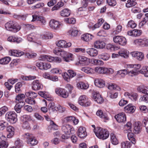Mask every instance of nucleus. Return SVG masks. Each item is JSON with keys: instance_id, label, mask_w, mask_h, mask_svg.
Wrapping results in <instances>:
<instances>
[{"instance_id": "obj_1", "label": "nucleus", "mask_w": 148, "mask_h": 148, "mask_svg": "<svg viewBox=\"0 0 148 148\" xmlns=\"http://www.w3.org/2000/svg\"><path fill=\"white\" fill-rule=\"evenodd\" d=\"M6 29L9 31L16 33L19 31L21 29V26L14 21H10L5 24Z\"/></svg>"}, {"instance_id": "obj_2", "label": "nucleus", "mask_w": 148, "mask_h": 148, "mask_svg": "<svg viewBox=\"0 0 148 148\" xmlns=\"http://www.w3.org/2000/svg\"><path fill=\"white\" fill-rule=\"evenodd\" d=\"M95 133L97 137L103 140L106 139L109 135V133L107 130L103 129L101 128H99Z\"/></svg>"}, {"instance_id": "obj_3", "label": "nucleus", "mask_w": 148, "mask_h": 148, "mask_svg": "<svg viewBox=\"0 0 148 148\" xmlns=\"http://www.w3.org/2000/svg\"><path fill=\"white\" fill-rule=\"evenodd\" d=\"M40 58V60H46L49 62H54L57 63H60L62 61L61 59L58 57H53L46 55L41 56Z\"/></svg>"}, {"instance_id": "obj_4", "label": "nucleus", "mask_w": 148, "mask_h": 148, "mask_svg": "<svg viewBox=\"0 0 148 148\" xmlns=\"http://www.w3.org/2000/svg\"><path fill=\"white\" fill-rule=\"evenodd\" d=\"M5 118L7 120L12 123H16L17 120V115L14 112H8L6 114Z\"/></svg>"}, {"instance_id": "obj_5", "label": "nucleus", "mask_w": 148, "mask_h": 148, "mask_svg": "<svg viewBox=\"0 0 148 148\" xmlns=\"http://www.w3.org/2000/svg\"><path fill=\"white\" fill-rule=\"evenodd\" d=\"M25 138L27 139V140L28 144H30L32 145H36L38 142L35 138L31 134L28 133H25L23 135Z\"/></svg>"}, {"instance_id": "obj_6", "label": "nucleus", "mask_w": 148, "mask_h": 148, "mask_svg": "<svg viewBox=\"0 0 148 148\" xmlns=\"http://www.w3.org/2000/svg\"><path fill=\"white\" fill-rule=\"evenodd\" d=\"M62 131L67 135H70L74 133V128L69 125H63L62 127Z\"/></svg>"}, {"instance_id": "obj_7", "label": "nucleus", "mask_w": 148, "mask_h": 148, "mask_svg": "<svg viewBox=\"0 0 148 148\" xmlns=\"http://www.w3.org/2000/svg\"><path fill=\"white\" fill-rule=\"evenodd\" d=\"M68 73H64L62 74L64 79L67 82H69L70 78H73L76 75V73L72 70H69Z\"/></svg>"}, {"instance_id": "obj_8", "label": "nucleus", "mask_w": 148, "mask_h": 148, "mask_svg": "<svg viewBox=\"0 0 148 148\" xmlns=\"http://www.w3.org/2000/svg\"><path fill=\"white\" fill-rule=\"evenodd\" d=\"M55 92L59 96L64 98H67L69 96L68 92L64 89L57 88L55 90Z\"/></svg>"}, {"instance_id": "obj_9", "label": "nucleus", "mask_w": 148, "mask_h": 148, "mask_svg": "<svg viewBox=\"0 0 148 148\" xmlns=\"http://www.w3.org/2000/svg\"><path fill=\"white\" fill-rule=\"evenodd\" d=\"M113 40L116 43H118L120 45L124 46L126 44L125 38L122 36H116L113 38Z\"/></svg>"}, {"instance_id": "obj_10", "label": "nucleus", "mask_w": 148, "mask_h": 148, "mask_svg": "<svg viewBox=\"0 0 148 148\" xmlns=\"http://www.w3.org/2000/svg\"><path fill=\"white\" fill-rule=\"evenodd\" d=\"M62 24L58 21L54 20H51L49 22L50 27L53 29H58L62 26Z\"/></svg>"}, {"instance_id": "obj_11", "label": "nucleus", "mask_w": 148, "mask_h": 148, "mask_svg": "<svg viewBox=\"0 0 148 148\" xmlns=\"http://www.w3.org/2000/svg\"><path fill=\"white\" fill-rule=\"evenodd\" d=\"M53 51L54 53L57 55L61 56L63 59L68 53L60 48H56Z\"/></svg>"}, {"instance_id": "obj_12", "label": "nucleus", "mask_w": 148, "mask_h": 148, "mask_svg": "<svg viewBox=\"0 0 148 148\" xmlns=\"http://www.w3.org/2000/svg\"><path fill=\"white\" fill-rule=\"evenodd\" d=\"M115 118L119 122H123L126 121V116L124 113H120L115 116Z\"/></svg>"}, {"instance_id": "obj_13", "label": "nucleus", "mask_w": 148, "mask_h": 148, "mask_svg": "<svg viewBox=\"0 0 148 148\" xmlns=\"http://www.w3.org/2000/svg\"><path fill=\"white\" fill-rule=\"evenodd\" d=\"M42 88V85L38 80H34L32 83V88L34 90H38Z\"/></svg>"}, {"instance_id": "obj_14", "label": "nucleus", "mask_w": 148, "mask_h": 148, "mask_svg": "<svg viewBox=\"0 0 148 148\" xmlns=\"http://www.w3.org/2000/svg\"><path fill=\"white\" fill-rule=\"evenodd\" d=\"M131 53L133 57L140 61L142 60L144 58V54L141 52L134 51L131 52Z\"/></svg>"}, {"instance_id": "obj_15", "label": "nucleus", "mask_w": 148, "mask_h": 148, "mask_svg": "<svg viewBox=\"0 0 148 148\" xmlns=\"http://www.w3.org/2000/svg\"><path fill=\"white\" fill-rule=\"evenodd\" d=\"M8 40L10 42L19 43L21 42L23 40L21 38H18L15 36H11L8 38Z\"/></svg>"}, {"instance_id": "obj_16", "label": "nucleus", "mask_w": 148, "mask_h": 148, "mask_svg": "<svg viewBox=\"0 0 148 148\" xmlns=\"http://www.w3.org/2000/svg\"><path fill=\"white\" fill-rule=\"evenodd\" d=\"M77 134L81 138H84L87 136V134L85 128L83 127H80L78 130Z\"/></svg>"}, {"instance_id": "obj_17", "label": "nucleus", "mask_w": 148, "mask_h": 148, "mask_svg": "<svg viewBox=\"0 0 148 148\" xmlns=\"http://www.w3.org/2000/svg\"><path fill=\"white\" fill-rule=\"evenodd\" d=\"M33 19L32 21H34L36 20L39 21L42 25H45L46 23V21L44 17L40 16L38 15L34 14L32 16Z\"/></svg>"}, {"instance_id": "obj_18", "label": "nucleus", "mask_w": 148, "mask_h": 148, "mask_svg": "<svg viewBox=\"0 0 148 148\" xmlns=\"http://www.w3.org/2000/svg\"><path fill=\"white\" fill-rule=\"evenodd\" d=\"M94 46H112V45L111 43L107 44L101 40H96L94 43Z\"/></svg>"}, {"instance_id": "obj_19", "label": "nucleus", "mask_w": 148, "mask_h": 148, "mask_svg": "<svg viewBox=\"0 0 148 148\" xmlns=\"http://www.w3.org/2000/svg\"><path fill=\"white\" fill-rule=\"evenodd\" d=\"M93 98L94 100L98 103H101L103 102V99L101 95L97 92H95L93 94Z\"/></svg>"}, {"instance_id": "obj_20", "label": "nucleus", "mask_w": 148, "mask_h": 148, "mask_svg": "<svg viewBox=\"0 0 148 148\" xmlns=\"http://www.w3.org/2000/svg\"><path fill=\"white\" fill-rule=\"evenodd\" d=\"M35 39V36L34 35V34H31L27 36V40L30 42L33 41L34 43V45L39 46L41 45V43L39 41L37 42H34V41Z\"/></svg>"}, {"instance_id": "obj_21", "label": "nucleus", "mask_w": 148, "mask_h": 148, "mask_svg": "<svg viewBox=\"0 0 148 148\" xmlns=\"http://www.w3.org/2000/svg\"><path fill=\"white\" fill-rule=\"evenodd\" d=\"M141 124L139 121L136 122L134 125V130L133 132L135 134H138L141 131Z\"/></svg>"}, {"instance_id": "obj_22", "label": "nucleus", "mask_w": 148, "mask_h": 148, "mask_svg": "<svg viewBox=\"0 0 148 148\" xmlns=\"http://www.w3.org/2000/svg\"><path fill=\"white\" fill-rule=\"evenodd\" d=\"M97 49H104V51L113 52L119 49V47H95Z\"/></svg>"}, {"instance_id": "obj_23", "label": "nucleus", "mask_w": 148, "mask_h": 148, "mask_svg": "<svg viewBox=\"0 0 148 148\" xmlns=\"http://www.w3.org/2000/svg\"><path fill=\"white\" fill-rule=\"evenodd\" d=\"M56 44L57 46H71V44L70 42H67L65 40H60L56 42Z\"/></svg>"}, {"instance_id": "obj_24", "label": "nucleus", "mask_w": 148, "mask_h": 148, "mask_svg": "<svg viewBox=\"0 0 148 148\" xmlns=\"http://www.w3.org/2000/svg\"><path fill=\"white\" fill-rule=\"evenodd\" d=\"M79 64H82V65H86L89 63L88 58L84 56H81L79 58Z\"/></svg>"}, {"instance_id": "obj_25", "label": "nucleus", "mask_w": 148, "mask_h": 148, "mask_svg": "<svg viewBox=\"0 0 148 148\" xmlns=\"http://www.w3.org/2000/svg\"><path fill=\"white\" fill-rule=\"evenodd\" d=\"M135 108L134 106H132L131 104H129L124 108V110L126 112L132 113L134 112Z\"/></svg>"}, {"instance_id": "obj_26", "label": "nucleus", "mask_w": 148, "mask_h": 148, "mask_svg": "<svg viewBox=\"0 0 148 148\" xmlns=\"http://www.w3.org/2000/svg\"><path fill=\"white\" fill-rule=\"evenodd\" d=\"M96 114L100 118L105 120H108L109 119V118L108 117L107 114L103 112L101 110H98L96 113Z\"/></svg>"}, {"instance_id": "obj_27", "label": "nucleus", "mask_w": 148, "mask_h": 148, "mask_svg": "<svg viewBox=\"0 0 148 148\" xmlns=\"http://www.w3.org/2000/svg\"><path fill=\"white\" fill-rule=\"evenodd\" d=\"M93 37V36L91 34L86 33L82 36L81 39L83 41L87 42L90 41Z\"/></svg>"}, {"instance_id": "obj_28", "label": "nucleus", "mask_w": 148, "mask_h": 148, "mask_svg": "<svg viewBox=\"0 0 148 148\" xmlns=\"http://www.w3.org/2000/svg\"><path fill=\"white\" fill-rule=\"evenodd\" d=\"M95 85L99 88H102L105 86V82L102 79H96L95 82Z\"/></svg>"}, {"instance_id": "obj_29", "label": "nucleus", "mask_w": 148, "mask_h": 148, "mask_svg": "<svg viewBox=\"0 0 148 148\" xmlns=\"http://www.w3.org/2000/svg\"><path fill=\"white\" fill-rule=\"evenodd\" d=\"M96 0H82L81 4L82 6V7L79 8L78 11H81L83 8H85L87 6L89 1L91 3L94 2Z\"/></svg>"}, {"instance_id": "obj_30", "label": "nucleus", "mask_w": 148, "mask_h": 148, "mask_svg": "<svg viewBox=\"0 0 148 148\" xmlns=\"http://www.w3.org/2000/svg\"><path fill=\"white\" fill-rule=\"evenodd\" d=\"M77 86L78 88L84 90L86 89L89 87L88 84L82 82H78L77 83Z\"/></svg>"}, {"instance_id": "obj_31", "label": "nucleus", "mask_w": 148, "mask_h": 148, "mask_svg": "<svg viewBox=\"0 0 148 148\" xmlns=\"http://www.w3.org/2000/svg\"><path fill=\"white\" fill-rule=\"evenodd\" d=\"M10 55L11 56H14L16 57H20L23 55L24 53L22 51L20 52V51L15 50H11L9 51Z\"/></svg>"}, {"instance_id": "obj_32", "label": "nucleus", "mask_w": 148, "mask_h": 148, "mask_svg": "<svg viewBox=\"0 0 148 148\" xmlns=\"http://www.w3.org/2000/svg\"><path fill=\"white\" fill-rule=\"evenodd\" d=\"M124 95L126 97H128L132 100L136 101L137 99L138 95L136 93H129L128 92H125L124 93Z\"/></svg>"}, {"instance_id": "obj_33", "label": "nucleus", "mask_w": 148, "mask_h": 148, "mask_svg": "<svg viewBox=\"0 0 148 148\" xmlns=\"http://www.w3.org/2000/svg\"><path fill=\"white\" fill-rule=\"evenodd\" d=\"M6 130L10 133L8 134L7 137L8 138H10L14 134V128L12 126H9L7 127Z\"/></svg>"}, {"instance_id": "obj_34", "label": "nucleus", "mask_w": 148, "mask_h": 148, "mask_svg": "<svg viewBox=\"0 0 148 148\" xmlns=\"http://www.w3.org/2000/svg\"><path fill=\"white\" fill-rule=\"evenodd\" d=\"M137 89L139 92L148 95V87L140 85L138 87Z\"/></svg>"}, {"instance_id": "obj_35", "label": "nucleus", "mask_w": 148, "mask_h": 148, "mask_svg": "<svg viewBox=\"0 0 148 148\" xmlns=\"http://www.w3.org/2000/svg\"><path fill=\"white\" fill-rule=\"evenodd\" d=\"M87 53L91 56H95L98 54V51L94 48H90L87 49Z\"/></svg>"}, {"instance_id": "obj_36", "label": "nucleus", "mask_w": 148, "mask_h": 148, "mask_svg": "<svg viewBox=\"0 0 148 148\" xmlns=\"http://www.w3.org/2000/svg\"><path fill=\"white\" fill-rule=\"evenodd\" d=\"M129 132L128 131V138L132 143L133 144H135L136 143V140L134 137V134L133 133Z\"/></svg>"}, {"instance_id": "obj_37", "label": "nucleus", "mask_w": 148, "mask_h": 148, "mask_svg": "<svg viewBox=\"0 0 148 148\" xmlns=\"http://www.w3.org/2000/svg\"><path fill=\"white\" fill-rule=\"evenodd\" d=\"M73 55L71 53H68L66 55L63 59V60L66 62H69L73 60Z\"/></svg>"}, {"instance_id": "obj_38", "label": "nucleus", "mask_w": 148, "mask_h": 148, "mask_svg": "<svg viewBox=\"0 0 148 148\" xmlns=\"http://www.w3.org/2000/svg\"><path fill=\"white\" fill-rule=\"evenodd\" d=\"M57 107V105L55 106V103L53 102H51L48 106V109L49 111L50 112H54L56 111V108Z\"/></svg>"}, {"instance_id": "obj_39", "label": "nucleus", "mask_w": 148, "mask_h": 148, "mask_svg": "<svg viewBox=\"0 0 148 148\" xmlns=\"http://www.w3.org/2000/svg\"><path fill=\"white\" fill-rule=\"evenodd\" d=\"M108 88V89L111 90H116L119 91L121 90V88L119 86L114 83H111L109 84Z\"/></svg>"}, {"instance_id": "obj_40", "label": "nucleus", "mask_w": 148, "mask_h": 148, "mask_svg": "<svg viewBox=\"0 0 148 148\" xmlns=\"http://www.w3.org/2000/svg\"><path fill=\"white\" fill-rule=\"evenodd\" d=\"M127 74V70L126 69L120 70L117 71L116 74V75H120L123 78Z\"/></svg>"}, {"instance_id": "obj_41", "label": "nucleus", "mask_w": 148, "mask_h": 148, "mask_svg": "<svg viewBox=\"0 0 148 148\" xmlns=\"http://www.w3.org/2000/svg\"><path fill=\"white\" fill-rule=\"evenodd\" d=\"M87 99L86 96H81L79 98L78 103L81 106L84 105V104L86 102Z\"/></svg>"}, {"instance_id": "obj_42", "label": "nucleus", "mask_w": 148, "mask_h": 148, "mask_svg": "<svg viewBox=\"0 0 148 148\" xmlns=\"http://www.w3.org/2000/svg\"><path fill=\"white\" fill-rule=\"evenodd\" d=\"M118 53L119 56L125 58H127L129 57V52L126 50H121L118 52Z\"/></svg>"}, {"instance_id": "obj_43", "label": "nucleus", "mask_w": 148, "mask_h": 148, "mask_svg": "<svg viewBox=\"0 0 148 148\" xmlns=\"http://www.w3.org/2000/svg\"><path fill=\"white\" fill-rule=\"evenodd\" d=\"M111 140L112 144L116 145L119 143V141L115 135L114 133L110 134Z\"/></svg>"}, {"instance_id": "obj_44", "label": "nucleus", "mask_w": 148, "mask_h": 148, "mask_svg": "<svg viewBox=\"0 0 148 148\" xmlns=\"http://www.w3.org/2000/svg\"><path fill=\"white\" fill-rule=\"evenodd\" d=\"M136 4V0H128L126 3V6L127 8H130L135 5Z\"/></svg>"}, {"instance_id": "obj_45", "label": "nucleus", "mask_w": 148, "mask_h": 148, "mask_svg": "<svg viewBox=\"0 0 148 148\" xmlns=\"http://www.w3.org/2000/svg\"><path fill=\"white\" fill-rule=\"evenodd\" d=\"M70 11L68 9H64L60 12L61 15L63 17H67L70 14Z\"/></svg>"}, {"instance_id": "obj_46", "label": "nucleus", "mask_w": 148, "mask_h": 148, "mask_svg": "<svg viewBox=\"0 0 148 148\" xmlns=\"http://www.w3.org/2000/svg\"><path fill=\"white\" fill-rule=\"evenodd\" d=\"M25 95L27 97H29V98L32 99H34L37 96L36 93L32 91L26 92Z\"/></svg>"}, {"instance_id": "obj_47", "label": "nucleus", "mask_w": 148, "mask_h": 148, "mask_svg": "<svg viewBox=\"0 0 148 148\" xmlns=\"http://www.w3.org/2000/svg\"><path fill=\"white\" fill-rule=\"evenodd\" d=\"M11 60V58L9 57H6L0 60V64H6L9 63Z\"/></svg>"}, {"instance_id": "obj_48", "label": "nucleus", "mask_w": 148, "mask_h": 148, "mask_svg": "<svg viewBox=\"0 0 148 148\" xmlns=\"http://www.w3.org/2000/svg\"><path fill=\"white\" fill-rule=\"evenodd\" d=\"M139 72L144 74L145 77H148V66H143Z\"/></svg>"}, {"instance_id": "obj_49", "label": "nucleus", "mask_w": 148, "mask_h": 148, "mask_svg": "<svg viewBox=\"0 0 148 148\" xmlns=\"http://www.w3.org/2000/svg\"><path fill=\"white\" fill-rule=\"evenodd\" d=\"M99 58L104 60H108L110 57V55L107 53H103L99 56Z\"/></svg>"}, {"instance_id": "obj_50", "label": "nucleus", "mask_w": 148, "mask_h": 148, "mask_svg": "<svg viewBox=\"0 0 148 148\" xmlns=\"http://www.w3.org/2000/svg\"><path fill=\"white\" fill-rule=\"evenodd\" d=\"M13 17L18 19L25 20L27 16L26 15L15 14L13 15Z\"/></svg>"}, {"instance_id": "obj_51", "label": "nucleus", "mask_w": 148, "mask_h": 148, "mask_svg": "<svg viewBox=\"0 0 148 148\" xmlns=\"http://www.w3.org/2000/svg\"><path fill=\"white\" fill-rule=\"evenodd\" d=\"M81 70L88 74H91L93 72V69L88 67H84L81 69Z\"/></svg>"}, {"instance_id": "obj_52", "label": "nucleus", "mask_w": 148, "mask_h": 148, "mask_svg": "<svg viewBox=\"0 0 148 148\" xmlns=\"http://www.w3.org/2000/svg\"><path fill=\"white\" fill-rule=\"evenodd\" d=\"M121 148H130L131 144L129 141L123 142L121 144Z\"/></svg>"}, {"instance_id": "obj_53", "label": "nucleus", "mask_w": 148, "mask_h": 148, "mask_svg": "<svg viewBox=\"0 0 148 148\" xmlns=\"http://www.w3.org/2000/svg\"><path fill=\"white\" fill-rule=\"evenodd\" d=\"M92 63L95 65L99 66L103 65L104 64L102 61L97 59L93 60Z\"/></svg>"}, {"instance_id": "obj_54", "label": "nucleus", "mask_w": 148, "mask_h": 148, "mask_svg": "<svg viewBox=\"0 0 148 148\" xmlns=\"http://www.w3.org/2000/svg\"><path fill=\"white\" fill-rule=\"evenodd\" d=\"M145 43V41L142 39H137L135 40L134 41V43L135 45L137 46H140L142 45Z\"/></svg>"}, {"instance_id": "obj_55", "label": "nucleus", "mask_w": 148, "mask_h": 148, "mask_svg": "<svg viewBox=\"0 0 148 148\" xmlns=\"http://www.w3.org/2000/svg\"><path fill=\"white\" fill-rule=\"evenodd\" d=\"M122 29V26L121 25H118L117 26L116 30L113 32V34H117L121 31Z\"/></svg>"}, {"instance_id": "obj_56", "label": "nucleus", "mask_w": 148, "mask_h": 148, "mask_svg": "<svg viewBox=\"0 0 148 148\" xmlns=\"http://www.w3.org/2000/svg\"><path fill=\"white\" fill-rule=\"evenodd\" d=\"M22 86V84L21 82L17 83L15 85V92L16 93H19L21 91L20 88Z\"/></svg>"}, {"instance_id": "obj_57", "label": "nucleus", "mask_w": 148, "mask_h": 148, "mask_svg": "<svg viewBox=\"0 0 148 148\" xmlns=\"http://www.w3.org/2000/svg\"><path fill=\"white\" fill-rule=\"evenodd\" d=\"M25 102L30 105H34L36 103V101L34 99L28 98L26 99Z\"/></svg>"}, {"instance_id": "obj_58", "label": "nucleus", "mask_w": 148, "mask_h": 148, "mask_svg": "<svg viewBox=\"0 0 148 148\" xmlns=\"http://www.w3.org/2000/svg\"><path fill=\"white\" fill-rule=\"evenodd\" d=\"M25 98V95L23 94H19L16 97V100L18 102L22 101Z\"/></svg>"}, {"instance_id": "obj_59", "label": "nucleus", "mask_w": 148, "mask_h": 148, "mask_svg": "<svg viewBox=\"0 0 148 148\" xmlns=\"http://www.w3.org/2000/svg\"><path fill=\"white\" fill-rule=\"evenodd\" d=\"M53 34L48 33L46 34H44L42 36V38L43 39L45 40H47L50 39L53 37Z\"/></svg>"}, {"instance_id": "obj_60", "label": "nucleus", "mask_w": 148, "mask_h": 148, "mask_svg": "<svg viewBox=\"0 0 148 148\" xmlns=\"http://www.w3.org/2000/svg\"><path fill=\"white\" fill-rule=\"evenodd\" d=\"M78 32V31L75 29H72L69 31V32L71 33V36H77Z\"/></svg>"}, {"instance_id": "obj_61", "label": "nucleus", "mask_w": 148, "mask_h": 148, "mask_svg": "<svg viewBox=\"0 0 148 148\" xmlns=\"http://www.w3.org/2000/svg\"><path fill=\"white\" fill-rule=\"evenodd\" d=\"M22 127L24 129L30 130L31 129V127L28 122L27 121L24 122L22 125Z\"/></svg>"}, {"instance_id": "obj_62", "label": "nucleus", "mask_w": 148, "mask_h": 148, "mask_svg": "<svg viewBox=\"0 0 148 148\" xmlns=\"http://www.w3.org/2000/svg\"><path fill=\"white\" fill-rule=\"evenodd\" d=\"M8 145V143L4 141L0 142V148H7Z\"/></svg>"}, {"instance_id": "obj_63", "label": "nucleus", "mask_w": 148, "mask_h": 148, "mask_svg": "<svg viewBox=\"0 0 148 148\" xmlns=\"http://www.w3.org/2000/svg\"><path fill=\"white\" fill-rule=\"evenodd\" d=\"M136 25V24L133 21H130L128 23V26L132 28H134Z\"/></svg>"}, {"instance_id": "obj_64", "label": "nucleus", "mask_w": 148, "mask_h": 148, "mask_svg": "<svg viewBox=\"0 0 148 148\" xmlns=\"http://www.w3.org/2000/svg\"><path fill=\"white\" fill-rule=\"evenodd\" d=\"M134 36H140L142 33L141 30L134 29L133 30Z\"/></svg>"}]
</instances>
